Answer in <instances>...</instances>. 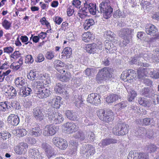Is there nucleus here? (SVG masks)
Wrapping results in <instances>:
<instances>
[{
	"label": "nucleus",
	"instance_id": "nucleus-58",
	"mask_svg": "<svg viewBox=\"0 0 159 159\" xmlns=\"http://www.w3.org/2000/svg\"><path fill=\"white\" fill-rule=\"evenodd\" d=\"M74 12V10L73 7L72 6H69L67 9V15L69 16H71Z\"/></svg>",
	"mask_w": 159,
	"mask_h": 159
},
{
	"label": "nucleus",
	"instance_id": "nucleus-11",
	"mask_svg": "<svg viewBox=\"0 0 159 159\" xmlns=\"http://www.w3.org/2000/svg\"><path fill=\"white\" fill-rule=\"evenodd\" d=\"M27 126L29 133L34 137L40 136L42 133V129L39 127L33 128L34 126V124L32 123H28Z\"/></svg>",
	"mask_w": 159,
	"mask_h": 159
},
{
	"label": "nucleus",
	"instance_id": "nucleus-62",
	"mask_svg": "<svg viewBox=\"0 0 159 159\" xmlns=\"http://www.w3.org/2000/svg\"><path fill=\"white\" fill-rule=\"evenodd\" d=\"M53 20L55 23L60 25L63 21V19L59 16H56L53 18Z\"/></svg>",
	"mask_w": 159,
	"mask_h": 159
},
{
	"label": "nucleus",
	"instance_id": "nucleus-17",
	"mask_svg": "<svg viewBox=\"0 0 159 159\" xmlns=\"http://www.w3.org/2000/svg\"><path fill=\"white\" fill-rule=\"evenodd\" d=\"M146 32L151 35H156L158 30L154 25L151 24H147L145 25Z\"/></svg>",
	"mask_w": 159,
	"mask_h": 159
},
{
	"label": "nucleus",
	"instance_id": "nucleus-21",
	"mask_svg": "<svg viewBox=\"0 0 159 159\" xmlns=\"http://www.w3.org/2000/svg\"><path fill=\"white\" fill-rule=\"evenodd\" d=\"M33 115L36 119L41 121L44 119V116L38 107L35 108L33 109Z\"/></svg>",
	"mask_w": 159,
	"mask_h": 159
},
{
	"label": "nucleus",
	"instance_id": "nucleus-55",
	"mask_svg": "<svg viewBox=\"0 0 159 159\" xmlns=\"http://www.w3.org/2000/svg\"><path fill=\"white\" fill-rule=\"evenodd\" d=\"M54 57V53L53 52H47L46 54V58L48 60H52Z\"/></svg>",
	"mask_w": 159,
	"mask_h": 159
},
{
	"label": "nucleus",
	"instance_id": "nucleus-19",
	"mask_svg": "<svg viewBox=\"0 0 159 159\" xmlns=\"http://www.w3.org/2000/svg\"><path fill=\"white\" fill-rule=\"evenodd\" d=\"M29 156L32 159H41V157L38 149H30L29 150Z\"/></svg>",
	"mask_w": 159,
	"mask_h": 159
},
{
	"label": "nucleus",
	"instance_id": "nucleus-44",
	"mask_svg": "<svg viewBox=\"0 0 159 159\" xmlns=\"http://www.w3.org/2000/svg\"><path fill=\"white\" fill-rule=\"evenodd\" d=\"M11 23L6 19H4L2 22V25L5 29L7 30H9L11 27Z\"/></svg>",
	"mask_w": 159,
	"mask_h": 159
},
{
	"label": "nucleus",
	"instance_id": "nucleus-30",
	"mask_svg": "<svg viewBox=\"0 0 159 159\" xmlns=\"http://www.w3.org/2000/svg\"><path fill=\"white\" fill-rule=\"evenodd\" d=\"M146 68H140L138 69L137 70L138 76L140 80H142V79L145 78L147 76Z\"/></svg>",
	"mask_w": 159,
	"mask_h": 159
},
{
	"label": "nucleus",
	"instance_id": "nucleus-56",
	"mask_svg": "<svg viewBox=\"0 0 159 159\" xmlns=\"http://www.w3.org/2000/svg\"><path fill=\"white\" fill-rule=\"evenodd\" d=\"M55 90L56 93H61L63 92L64 89L61 84H58L55 87Z\"/></svg>",
	"mask_w": 159,
	"mask_h": 159
},
{
	"label": "nucleus",
	"instance_id": "nucleus-39",
	"mask_svg": "<svg viewBox=\"0 0 159 159\" xmlns=\"http://www.w3.org/2000/svg\"><path fill=\"white\" fill-rule=\"evenodd\" d=\"M89 10L91 14L93 15H95L97 10L96 4L92 2L89 3Z\"/></svg>",
	"mask_w": 159,
	"mask_h": 159
},
{
	"label": "nucleus",
	"instance_id": "nucleus-15",
	"mask_svg": "<svg viewBox=\"0 0 159 159\" xmlns=\"http://www.w3.org/2000/svg\"><path fill=\"white\" fill-rule=\"evenodd\" d=\"M147 54H144L143 53H139V54L135 55V56L132 58L130 61V63L131 64H138L139 66V62H140L141 60L143 61V60L141 59H143L144 60H146V58L147 57Z\"/></svg>",
	"mask_w": 159,
	"mask_h": 159
},
{
	"label": "nucleus",
	"instance_id": "nucleus-31",
	"mask_svg": "<svg viewBox=\"0 0 159 159\" xmlns=\"http://www.w3.org/2000/svg\"><path fill=\"white\" fill-rule=\"evenodd\" d=\"M74 137L76 139H78L81 140H83L85 139L86 137L85 133L80 130L74 134Z\"/></svg>",
	"mask_w": 159,
	"mask_h": 159
},
{
	"label": "nucleus",
	"instance_id": "nucleus-63",
	"mask_svg": "<svg viewBox=\"0 0 159 159\" xmlns=\"http://www.w3.org/2000/svg\"><path fill=\"white\" fill-rule=\"evenodd\" d=\"M26 139V141L28 143L31 144H35L36 142V139L32 137H28Z\"/></svg>",
	"mask_w": 159,
	"mask_h": 159
},
{
	"label": "nucleus",
	"instance_id": "nucleus-29",
	"mask_svg": "<svg viewBox=\"0 0 159 159\" xmlns=\"http://www.w3.org/2000/svg\"><path fill=\"white\" fill-rule=\"evenodd\" d=\"M105 47L106 51L107 53H113L112 48L113 47V44L111 41L106 40L104 42Z\"/></svg>",
	"mask_w": 159,
	"mask_h": 159
},
{
	"label": "nucleus",
	"instance_id": "nucleus-38",
	"mask_svg": "<svg viewBox=\"0 0 159 159\" xmlns=\"http://www.w3.org/2000/svg\"><path fill=\"white\" fill-rule=\"evenodd\" d=\"M146 129L145 128L142 127H140L135 130V134L137 136H140L143 137L145 135Z\"/></svg>",
	"mask_w": 159,
	"mask_h": 159
},
{
	"label": "nucleus",
	"instance_id": "nucleus-61",
	"mask_svg": "<svg viewBox=\"0 0 159 159\" xmlns=\"http://www.w3.org/2000/svg\"><path fill=\"white\" fill-rule=\"evenodd\" d=\"M57 70L60 73L63 74L65 72H67V70L66 68V66L64 64V66L62 67H59L57 68Z\"/></svg>",
	"mask_w": 159,
	"mask_h": 159
},
{
	"label": "nucleus",
	"instance_id": "nucleus-12",
	"mask_svg": "<svg viewBox=\"0 0 159 159\" xmlns=\"http://www.w3.org/2000/svg\"><path fill=\"white\" fill-rule=\"evenodd\" d=\"M28 148V144L24 142L20 143L14 147L15 152L18 155L25 154L27 151Z\"/></svg>",
	"mask_w": 159,
	"mask_h": 159
},
{
	"label": "nucleus",
	"instance_id": "nucleus-18",
	"mask_svg": "<svg viewBox=\"0 0 159 159\" xmlns=\"http://www.w3.org/2000/svg\"><path fill=\"white\" fill-rule=\"evenodd\" d=\"M133 31L131 29L124 28L119 31V35L123 39H125L130 35Z\"/></svg>",
	"mask_w": 159,
	"mask_h": 159
},
{
	"label": "nucleus",
	"instance_id": "nucleus-28",
	"mask_svg": "<svg viewBox=\"0 0 159 159\" xmlns=\"http://www.w3.org/2000/svg\"><path fill=\"white\" fill-rule=\"evenodd\" d=\"M9 103L7 101L2 102L0 104V111L5 112L7 110H11V107L9 105Z\"/></svg>",
	"mask_w": 159,
	"mask_h": 159
},
{
	"label": "nucleus",
	"instance_id": "nucleus-4",
	"mask_svg": "<svg viewBox=\"0 0 159 159\" xmlns=\"http://www.w3.org/2000/svg\"><path fill=\"white\" fill-rule=\"evenodd\" d=\"M97 114L101 120L107 122L112 121L114 118L113 113L110 110H107L105 112L103 110L100 109L97 112Z\"/></svg>",
	"mask_w": 159,
	"mask_h": 159
},
{
	"label": "nucleus",
	"instance_id": "nucleus-46",
	"mask_svg": "<svg viewBox=\"0 0 159 159\" xmlns=\"http://www.w3.org/2000/svg\"><path fill=\"white\" fill-rule=\"evenodd\" d=\"M147 149L150 153L155 152L157 148L156 146L153 144H150L146 146Z\"/></svg>",
	"mask_w": 159,
	"mask_h": 159
},
{
	"label": "nucleus",
	"instance_id": "nucleus-16",
	"mask_svg": "<svg viewBox=\"0 0 159 159\" xmlns=\"http://www.w3.org/2000/svg\"><path fill=\"white\" fill-rule=\"evenodd\" d=\"M7 121L8 123L11 125L16 126L19 123L20 119L17 115L12 114L8 116Z\"/></svg>",
	"mask_w": 159,
	"mask_h": 159
},
{
	"label": "nucleus",
	"instance_id": "nucleus-64",
	"mask_svg": "<svg viewBox=\"0 0 159 159\" xmlns=\"http://www.w3.org/2000/svg\"><path fill=\"white\" fill-rule=\"evenodd\" d=\"M146 71L147 75H149L152 78L153 75L154 74V70L152 69H149L146 68Z\"/></svg>",
	"mask_w": 159,
	"mask_h": 159
},
{
	"label": "nucleus",
	"instance_id": "nucleus-35",
	"mask_svg": "<svg viewBox=\"0 0 159 159\" xmlns=\"http://www.w3.org/2000/svg\"><path fill=\"white\" fill-rule=\"evenodd\" d=\"M86 48L88 52L90 53H94L96 51V45L95 43L88 44L86 46Z\"/></svg>",
	"mask_w": 159,
	"mask_h": 159
},
{
	"label": "nucleus",
	"instance_id": "nucleus-59",
	"mask_svg": "<svg viewBox=\"0 0 159 159\" xmlns=\"http://www.w3.org/2000/svg\"><path fill=\"white\" fill-rule=\"evenodd\" d=\"M138 159H148V155L147 154L145 153H139Z\"/></svg>",
	"mask_w": 159,
	"mask_h": 159
},
{
	"label": "nucleus",
	"instance_id": "nucleus-36",
	"mask_svg": "<svg viewBox=\"0 0 159 159\" xmlns=\"http://www.w3.org/2000/svg\"><path fill=\"white\" fill-rule=\"evenodd\" d=\"M127 91L129 93L128 100L129 101H132L137 96V93L131 89H128Z\"/></svg>",
	"mask_w": 159,
	"mask_h": 159
},
{
	"label": "nucleus",
	"instance_id": "nucleus-54",
	"mask_svg": "<svg viewBox=\"0 0 159 159\" xmlns=\"http://www.w3.org/2000/svg\"><path fill=\"white\" fill-rule=\"evenodd\" d=\"M94 70L92 68H87L84 71L85 75L88 76H91L94 72Z\"/></svg>",
	"mask_w": 159,
	"mask_h": 159
},
{
	"label": "nucleus",
	"instance_id": "nucleus-42",
	"mask_svg": "<svg viewBox=\"0 0 159 159\" xmlns=\"http://www.w3.org/2000/svg\"><path fill=\"white\" fill-rule=\"evenodd\" d=\"M139 154V153L135 151H131L128 155L127 159H138Z\"/></svg>",
	"mask_w": 159,
	"mask_h": 159
},
{
	"label": "nucleus",
	"instance_id": "nucleus-5",
	"mask_svg": "<svg viewBox=\"0 0 159 159\" xmlns=\"http://www.w3.org/2000/svg\"><path fill=\"white\" fill-rule=\"evenodd\" d=\"M129 125L125 123H118L113 129V134L117 135H124L129 131Z\"/></svg>",
	"mask_w": 159,
	"mask_h": 159
},
{
	"label": "nucleus",
	"instance_id": "nucleus-60",
	"mask_svg": "<svg viewBox=\"0 0 159 159\" xmlns=\"http://www.w3.org/2000/svg\"><path fill=\"white\" fill-rule=\"evenodd\" d=\"M78 15L81 19H84L87 15L86 11H84L80 10L78 13Z\"/></svg>",
	"mask_w": 159,
	"mask_h": 159
},
{
	"label": "nucleus",
	"instance_id": "nucleus-10",
	"mask_svg": "<svg viewBox=\"0 0 159 159\" xmlns=\"http://www.w3.org/2000/svg\"><path fill=\"white\" fill-rule=\"evenodd\" d=\"M81 153L85 155L87 158L93 156L95 152V149L93 146L90 145H86L83 147L80 150Z\"/></svg>",
	"mask_w": 159,
	"mask_h": 159
},
{
	"label": "nucleus",
	"instance_id": "nucleus-40",
	"mask_svg": "<svg viewBox=\"0 0 159 159\" xmlns=\"http://www.w3.org/2000/svg\"><path fill=\"white\" fill-rule=\"evenodd\" d=\"M11 136V134L8 132H0V140L1 141L8 139Z\"/></svg>",
	"mask_w": 159,
	"mask_h": 159
},
{
	"label": "nucleus",
	"instance_id": "nucleus-37",
	"mask_svg": "<svg viewBox=\"0 0 159 159\" xmlns=\"http://www.w3.org/2000/svg\"><path fill=\"white\" fill-rule=\"evenodd\" d=\"M37 74L38 71L34 70H32L27 74V77L29 80L33 81L35 79V78L37 77Z\"/></svg>",
	"mask_w": 159,
	"mask_h": 159
},
{
	"label": "nucleus",
	"instance_id": "nucleus-1",
	"mask_svg": "<svg viewBox=\"0 0 159 159\" xmlns=\"http://www.w3.org/2000/svg\"><path fill=\"white\" fill-rule=\"evenodd\" d=\"M44 84L40 81H35L31 83L35 93L40 98H46L50 94V90L44 87Z\"/></svg>",
	"mask_w": 159,
	"mask_h": 159
},
{
	"label": "nucleus",
	"instance_id": "nucleus-53",
	"mask_svg": "<svg viewBox=\"0 0 159 159\" xmlns=\"http://www.w3.org/2000/svg\"><path fill=\"white\" fill-rule=\"evenodd\" d=\"M105 34L107 36L111 38V39H110L112 41L114 39L116 35L113 32L110 30H107L106 31Z\"/></svg>",
	"mask_w": 159,
	"mask_h": 159
},
{
	"label": "nucleus",
	"instance_id": "nucleus-34",
	"mask_svg": "<svg viewBox=\"0 0 159 159\" xmlns=\"http://www.w3.org/2000/svg\"><path fill=\"white\" fill-rule=\"evenodd\" d=\"M94 24V21L92 19H86L84 24V28L85 30H88L89 27Z\"/></svg>",
	"mask_w": 159,
	"mask_h": 159
},
{
	"label": "nucleus",
	"instance_id": "nucleus-25",
	"mask_svg": "<svg viewBox=\"0 0 159 159\" xmlns=\"http://www.w3.org/2000/svg\"><path fill=\"white\" fill-rule=\"evenodd\" d=\"M154 92L148 88H144L142 89L141 94L144 97L151 98Z\"/></svg>",
	"mask_w": 159,
	"mask_h": 159
},
{
	"label": "nucleus",
	"instance_id": "nucleus-45",
	"mask_svg": "<svg viewBox=\"0 0 159 159\" xmlns=\"http://www.w3.org/2000/svg\"><path fill=\"white\" fill-rule=\"evenodd\" d=\"M8 91L9 93H10V95L12 98H15L17 95L16 89L12 86H11L9 88Z\"/></svg>",
	"mask_w": 159,
	"mask_h": 159
},
{
	"label": "nucleus",
	"instance_id": "nucleus-2",
	"mask_svg": "<svg viewBox=\"0 0 159 159\" xmlns=\"http://www.w3.org/2000/svg\"><path fill=\"white\" fill-rule=\"evenodd\" d=\"M44 112L49 120L55 124H59L64 120L62 115L58 113H54L51 108L49 107L43 108Z\"/></svg>",
	"mask_w": 159,
	"mask_h": 159
},
{
	"label": "nucleus",
	"instance_id": "nucleus-48",
	"mask_svg": "<svg viewBox=\"0 0 159 159\" xmlns=\"http://www.w3.org/2000/svg\"><path fill=\"white\" fill-rule=\"evenodd\" d=\"M64 74H65V75L61 76L60 78V80L63 82H67L70 80V76L66 72Z\"/></svg>",
	"mask_w": 159,
	"mask_h": 159
},
{
	"label": "nucleus",
	"instance_id": "nucleus-52",
	"mask_svg": "<svg viewBox=\"0 0 159 159\" xmlns=\"http://www.w3.org/2000/svg\"><path fill=\"white\" fill-rule=\"evenodd\" d=\"M46 153L48 158H51L55 154L54 149L52 147L50 149L47 150Z\"/></svg>",
	"mask_w": 159,
	"mask_h": 159
},
{
	"label": "nucleus",
	"instance_id": "nucleus-14",
	"mask_svg": "<svg viewBox=\"0 0 159 159\" xmlns=\"http://www.w3.org/2000/svg\"><path fill=\"white\" fill-rule=\"evenodd\" d=\"M100 96L97 93H92L89 95L87 99L88 102L97 105L100 103Z\"/></svg>",
	"mask_w": 159,
	"mask_h": 159
},
{
	"label": "nucleus",
	"instance_id": "nucleus-23",
	"mask_svg": "<svg viewBox=\"0 0 159 159\" xmlns=\"http://www.w3.org/2000/svg\"><path fill=\"white\" fill-rule=\"evenodd\" d=\"M61 98L59 96L51 99L49 100V102L53 105V107L57 109L59 108L60 106V101Z\"/></svg>",
	"mask_w": 159,
	"mask_h": 159
},
{
	"label": "nucleus",
	"instance_id": "nucleus-26",
	"mask_svg": "<svg viewBox=\"0 0 159 159\" xmlns=\"http://www.w3.org/2000/svg\"><path fill=\"white\" fill-rule=\"evenodd\" d=\"M120 98L121 97L119 95L112 94L106 98V100L108 103H110L115 102Z\"/></svg>",
	"mask_w": 159,
	"mask_h": 159
},
{
	"label": "nucleus",
	"instance_id": "nucleus-43",
	"mask_svg": "<svg viewBox=\"0 0 159 159\" xmlns=\"http://www.w3.org/2000/svg\"><path fill=\"white\" fill-rule=\"evenodd\" d=\"M16 133L19 137H23L27 134V131L25 129L20 128L17 129Z\"/></svg>",
	"mask_w": 159,
	"mask_h": 159
},
{
	"label": "nucleus",
	"instance_id": "nucleus-50",
	"mask_svg": "<svg viewBox=\"0 0 159 159\" xmlns=\"http://www.w3.org/2000/svg\"><path fill=\"white\" fill-rule=\"evenodd\" d=\"M143 120V124L145 125H147L151 124L153 125V124H152V123H153L154 121L152 118H146L144 119Z\"/></svg>",
	"mask_w": 159,
	"mask_h": 159
},
{
	"label": "nucleus",
	"instance_id": "nucleus-3",
	"mask_svg": "<svg viewBox=\"0 0 159 159\" xmlns=\"http://www.w3.org/2000/svg\"><path fill=\"white\" fill-rule=\"evenodd\" d=\"M99 10L98 12L102 14L103 17L106 19L110 18L112 16L113 9L110 5L109 2H102L99 5Z\"/></svg>",
	"mask_w": 159,
	"mask_h": 159
},
{
	"label": "nucleus",
	"instance_id": "nucleus-13",
	"mask_svg": "<svg viewBox=\"0 0 159 159\" xmlns=\"http://www.w3.org/2000/svg\"><path fill=\"white\" fill-rule=\"evenodd\" d=\"M64 125L65 130L69 134L75 132L79 129V125L72 122H66Z\"/></svg>",
	"mask_w": 159,
	"mask_h": 159
},
{
	"label": "nucleus",
	"instance_id": "nucleus-51",
	"mask_svg": "<svg viewBox=\"0 0 159 159\" xmlns=\"http://www.w3.org/2000/svg\"><path fill=\"white\" fill-rule=\"evenodd\" d=\"M10 106L16 110H19L20 108V103L17 101L12 102L10 104Z\"/></svg>",
	"mask_w": 159,
	"mask_h": 159
},
{
	"label": "nucleus",
	"instance_id": "nucleus-47",
	"mask_svg": "<svg viewBox=\"0 0 159 159\" xmlns=\"http://www.w3.org/2000/svg\"><path fill=\"white\" fill-rule=\"evenodd\" d=\"M54 64L55 68L57 69L59 67H62L65 63L59 60H57L54 61Z\"/></svg>",
	"mask_w": 159,
	"mask_h": 159
},
{
	"label": "nucleus",
	"instance_id": "nucleus-24",
	"mask_svg": "<svg viewBox=\"0 0 159 159\" xmlns=\"http://www.w3.org/2000/svg\"><path fill=\"white\" fill-rule=\"evenodd\" d=\"M31 89L28 86L24 87L20 89V94L23 97H26L30 94L32 92Z\"/></svg>",
	"mask_w": 159,
	"mask_h": 159
},
{
	"label": "nucleus",
	"instance_id": "nucleus-22",
	"mask_svg": "<svg viewBox=\"0 0 159 159\" xmlns=\"http://www.w3.org/2000/svg\"><path fill=\"white\" fill-rule=\"evenodd\" d=\"M117 140L113 139H103L101 142L98 144L101 147L107 146L111 144L116 143Z\"/></svg>",
	"mask_w": 159,
	"mask_h": 159
},
{
	"label": "nucleus",
	"instance_id": "nucleus-41",
	"mask_svg": "<svg viewBox=\"0 0 159 159\" xmlns=\"http://www.w3.org/2000/svg\"><path fill=\"white\" fill-rule=\"evenodd\" d=\"M71 49L69 47L66 48L61 53L62 54V56L64 57H66V58H69L71 55Z\"/></svg>",
	"mask_w": 159,
	"mask_h": 159
},
{
	"label": "nucleus",
	"instance_id": "nucleus-49",
	"mask_svg": "<svg viewBox=\"0 0 159 159\" xmlns=\"http://www.w3.org/2000/svg\"><path fill=\"white\" fill-rule=\"evenodd\" d=\"M150 98H152L153 103L154 105L159 103V95L155 94L154 93L152 96Z\"/></svg>",
	"mask_w": 159,
	"mask_h": 159
},
{
	"label": "nucleus",
	"instance_id": "nucleus-7",
	"mask_svg": "<svg viewBox=\"0 0 159 159\" xmlns=\"http://www.w3.org/2000/svg\"><path fill=\"white\" fill-rule=\"evenodd\" d=\"M134 72V71L131 69L124 71L121 75V78L125 81L133 82L135 80L134 76H136Z\"/></svg>",
	"mask_w": 159,
	"mask_h": 159
},
{
	"label": "nucleus",
	"instance_id": "nucleus-6",
	"mask_svg": "<svg viewBox=\"0 0 159 159\" xmlns=\"http://www.w3.org/2000/svg\"><path fill=\"white\" fill-rule=\"evenodd\" d=\"M113 69L109 67H105L100 70L97 75V80L101 81L111 77Z\"/></svg>",
	"mask_w": 159,
	"mask_h": 159
},
{
	"label": "nucleus",
	"instance_id": "nucleus-33",
	"mask_svg": "<svg viewBox=\"0 0 159 159\" xmlns=\"http://www.w3.org/2000/svg\"><path fill=\"white\" fill-rule=\"evenodd\" d=\"M138 101L139 104L143 106L149 107L150 104V102L146 99L144 98H139Z\"/></svg>",
	"mask_w": 159,
	"mask_h": 159
},
{
	"label": "nucleus",
	"instance_id": "nucleus-32",
	"mask_svg": "<svg viewBox=\"0 0 159 159\" xmlns=\"http://www.w3.org/2000/svg\"><path fill=\"white\" fill-rule=\"evenodd\" d=\"M25 80L22 77H17L15 80V84L18 88L21 87L25 84Z\"/></svg>",
	"mask_w": 159,
	"mask_h": 159
},
{
	"label": "nucleus",
	"instance_id": "nucleus-8",
	"mask_svg": "<svg viewBox=\"0 0 159 159\" xmlns=\"http://www.w3.org/2000/svg\"><path fill=\"white\" fill-rule=\"evenodd\" d=\"M53 144L60 149L63 150L66 148L68 144L66 140L58 137H55L52 139Z\"/></svg>",
	"mask_w": 159,
	"mask_h": 159
},
{
	"label": "nucleus",
	"instance_id": "nucleus-9",
	"mask_svg": "<svg viewBox=\"0 0 159 159\" xmlns=\"http://www.w3.org/2000/svg\"><path fill=\"white\" fill-rule=\"evenodd\" d=\"M59 127L57 126H52L51 125H46L43 131V134L45 136L54 135L59 130Z\"/></svg>",
	"mask_w": 159,
	"mask_h": 159
},
{
	"label": "nucleus",
	"instance_id": "nucleus-57",
	"mask_svg": "<svg viewBox=\"0 0 159 159\" xmlns=\"http://www.w3.org/2000/svg\"><path fill=\"white\" fill-rule=\"evenodd\" d=\"M154 134L153 132L152 129H148L146 130L145 135L149 138H151Z\"/></svg>",
	"mask_w": 159,
	"mask_h": 159
},
{
	"label": "nucleus",
	"instance_id": "nucleus-27",
	"mask_svg": "<svg viewBox=\"0 0 159 159\" xmlns=\"http://www.w3.org/2000/svg\"><path fill=\"white\" fill-rule=\"evenodd\" d=\"M93 39V35L89 32L84 33L82 36V40L85 42H89Z\"/></svg>",
	"mask_w": 159,
	"mask_h": 159
},
{
	"label": "nucleus",
	"instance_id": "nucleus-20",
	"mask_svg": "<svg viewBox=\"0 0 159 159\" xmlns=\"http://www.w3.org/2000/svg\"><path fill=\"white\" fill-rule=\"evenodd\" d=\"M65 114L66 117L70 120L72 121L78 120V118L77 117V114L73 111H66Z\"/></svg>",
	"mask_w": 159,
	"mask_h": 159
}]
</instances>
